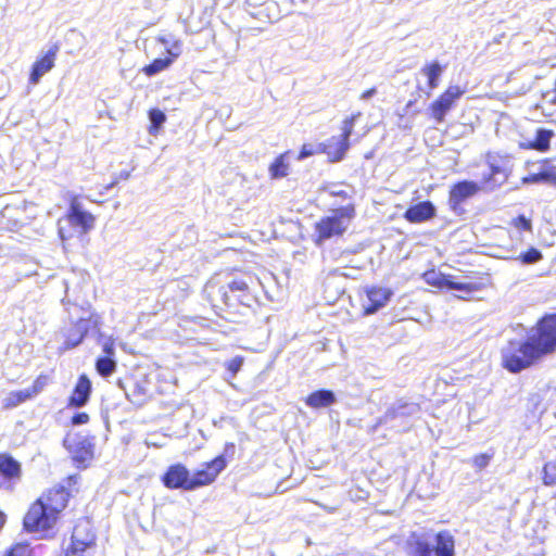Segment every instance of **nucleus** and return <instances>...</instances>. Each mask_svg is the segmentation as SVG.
I'll return each mask as SVG.
<instances>
[{"label":"nucleus","instance_id":"f257e3e1","mask_svg":"<svg viewBox=\"0 0 556 556\" xmlns=\"http://www.w3.org/2000/svg\"><path fill=\"white\" fill-rule=\"evenodd\" d=\"M556 353V312L543 314L521 341H510L502 355V366L518 374Z\"/></svg>","mask_w":556,"mask_h":556},{"label":"nucleus","instance_id":"f03ea898","mask_svg":"<svg viewBox=\"0 0 556 556\" xmlns=\"http://www.w3.org/2000/svg\"><path fill=\"white\" fill-rule=\"evenodd\" d=\"M63 517L58 515L38 500H34L27 507L23 519V530L30 534H36L42 540H52L59 532V527Z\"/></svg>","mask_w":556,"mask_h":556},{"label":"nucleus","instance_id":"7ed1b4c3","mask_svg":"<svg viewBox=\"0 0 556 556\" xmlns=\"http://www.w3.org/2000/svg\"><path fill=\"white\" fill-rule=\"evenodd\" d=\"M356 215L354 203L330 211L329 215L323 216L314 226L315 241L321 243L332 237L342 236Z\"/></svg>","mask_w":556,"mask_h":556},{"label":"nucleus","instance_id":"20e7f679","mask_svg":"<svg viewBox=\"0 0 556 556\" xmlns=\"http://www.w3.org/2000/svg\"><path fill=\"white\" fill-rule=\"evenodd\" d=\"M230 279L226 286L218 288L220 301L210 298V301L215 308H223V306L230 307L235 304V298L241 300L250 294V286L253 283L255 276L248 270L230 269L227 271Z\"/></svg>","mask_w":556,"mask_h":556},{"label":"nucleus","instance_id":"39448f33","mask_svg":"<svg viewBox=\"0 0 556 556\" xmlns=\"http://www.w3.org/2000/svg\"><path fill=\"white\" fill-rule=\"evenodd\" d=\"M97 533L88 518H79L71 532L70 542L63 549V556H94L97 551Z\"/></svg>","mask_w":556,"mask_h":556},{"label":"nucleus","instance_id":"423d86ee","mask_svg":"<svg viewBox=\"0 0 556 556\" xmlns=\"http://www.w3.org/2000/svg\"><path fill=\"white\" fill-rule=\"evenodd\" d=\"M235 453L236 444L233 442H226L222 454L203 463L202 467L191 475V490L193 491L214 483L220 472L227 467L228 462L233 458Z\"/></svg>","mask_w":556,"mask_h":556},{"label":"nucleus","instance_id":"0eeeda50","mask_svg":"<svg viewBox=\"0 0 556 556\" xmlns=\"http://www.w3.org/2000/svg\"><path fill=\"white\" fill-rule=\"evenodd\" d=\"M79 476L68 475L62 483H55L46 488L37 497L40 503L53 509L58 515L64 517L73 497L72 488L77 484Z\"/></svg>","mask_w":556,"mask_h":556},{"label":"nucleus","instance_id":"6e6552de","mask_svg":"<svg viewBox=\"0 0 556 556\" xmlns=\"http://www.w3.org/2000/svg\"><path fill=\"white\" fill-rule=\"evenodd\" d=\"M63 446L70 453L77 469H86L90 466L94 457L93 437L67 432L63 439Z\"/></svg>","mask_w":556,"mask_h":556},{"label":"nucleus","instance_id":"1a4fd4ad","mask_svg":"<svg viewBox=\"0 0 556 556\" xmlns=\"http://www.w3.org/2000/svg\"><path fill=\"white\" fill-rule=\"evenodd\" d=\"M23 475L22 463L9 452H0V491L13 492Z\"/></svg>","mask_w":556,"mask_h":556},{"label":"nucleus","instance_id":"9d476101","mask_svg":"<svg viewBox=\"0 0 556 556\" xmlns=\"http://www.w3.org/2000/svg\"><path fill=\"white\" fill-rule=\"evenodd\" d=\"M465 91L466 90L458 85L448 86L430 103L428 108L430 117L438 124L443 123L446 114L455 106Z\"/></svg>","mask_w":556,"mask_h":556},{"label":"nucleus","instance_id":"9b49d317","mask_svg":"<svg viewBox=\"0 0 556 556\" xmlns=\"http://www.w3.org/2000/svg\"><path fill=\"white\" fill-rule=\"evenodd\" d=\"M162 484L169 490H191L190 470L181 463L169 465L161 476Z\"/></svg>","mask_w":556,"mask_h":556},{"label":"nucleus","instance_id":"f8f14e48","mask_svg":"<svg viewBox=\"0 0 556 556\" xmlns=\"http://www.w3.org/2000/svg\"><path fill=\"white\" fill-rule=\"evenodd\" d=\"M59 50L60 46L53 43L42 55L36 59L29 71V84H38L40 78L54 67Z\"/></svg>","mask_w":556,"mask_h":556},{"label":"nucleus","instance_id":"ddd939ff","mask_svg":"<svg viewBox=\"0 0 556 556\" xmlns=\"http://www.w3.org/2000/svg\"><path fill=\"white\" fill-rule=\"evenodd\" d=\"M65 217L72 226L79 227L85 233L94 226V216L83 208L77 195L71 198Z\"/></svg>","mask_w":556,"mask_h":556},{"label":"nucleus","instance_id":"4468645a","mask_svg":"<svg viewBox=\"0 0 556 556\" xmlns=\"http://www.w3.org/2000/svg\"><path fill=\"white\" fill-rule=\"evenodd\" d=\"M367 302L363 304V314L371 315L386 306L393 295L390 288L370 286L365 289Z\"/></svg>","mask_w":556,"mask_h":556},{"label":"nucleus","instance_id":"2eb2a0df","mask_svg":"<svg viewBox=\"0 0 556 556\" xmlns=\"http://www.w3.org/2000/svg\"><path fill=\"white\" fill-rule=\"evenodd\" d=\"M480 191V186L476 181L460 180L451 186L448 191V203L451 208L456 210L467 199L476 195Z\"/></svg>","mask_w":556,"mask_h":556},{"label":"nucleus","instance_id":"dca6fc26","mask_svg":"<svg viewBox=\"0 0 556 556\" xmlns=\"http://www.w3.org/2000/svg\"><path fill=\"white\" fill-rule=\"evenodd\" d=\"M92 384L89 377L86 374H81L67 397L66 407L80 408L85 406L90 400Z\"/></svg>","mask_w":556,"mask_h":556},{"label":"nucleus","instance_id":"f3484780","mask_svg":"<svg viewBox=\"0 0 556 556\" xmlns=\"http://www.w3.org/2000/svg\"><path fill=\"white\" fill-rule=\"evenodd\" d=\"M350 149V142L341 140L339 137H331L318 146V152L326 154L330 163L342 161Z\"/></svg>","mask_w":556,"mask_h":556},{"label":"nucleus","instance_id":"a211bd4d","mask_svg":"<svg viewBox=\"0 0 556 556\" xmlns=\"http://www.w3.org/2000/svg\"><path fill=\"white\" fill-rule=\"evenodd\" d=\"M435 216V207L431 201H422L410 205L404 212L403 217L410 224H420Z\"/></svg>","mask_w":556,"mask_h":556},{"label":"nucleus","instance_id":"6ab92c4d","mask_svg":"<svg viewBox=\"0 0 556 556\" xmlns=\"http://www.w3.org/2000/svg\"><path fill=\"white\" fill-rule=\"evenodd\" d=\"M509 176V172L495 164H490V172L483 175L479 186L480 190L493 191L504 185Z\"/></svg>","mask_w":556,"mask_h":556},{"label":"nucleus","instance_id":"aec40b11","mask_svg":"<svg viewBox=\"0 0 556 556\" xmlns=\"http://www.w3.org/2000/svg\"><path fill=\"white\" fill-rule=\"evenodd\" d=\"M434 546L432 553L434 556H455V538L448 530H441L434 535Z\"/></svg>","mask_w":556,"mask_h":556},{"label":"nucleus","instance_id":"412c9836","mask_svg":"<svg viewBox=\"0 0 556 556\" xmlns=\"http://www.w3.org/2000/svg\"><path fill=\"white\" fill-rule=\"evenodd\" d=\"M304 402L308 407L318 409L332 405L336 402V395L331 390L320 389L309 393Z\"/></svg>","mask_w":556,"mask_h":556},{"label":"nucleus","instance_id":"4be33fe9","mask_svg":"<svg viewBox=\"0 0 556 556\" xmlns=\"http://www.w3.org/2000/svg\"><path fill=\"white\" fill-rule=\"evenodd\" d=\"M553 136L554 131L552 129L539 128L535 132L534 139L525 143L522 147L529 150L546 152L551 148V139Z\"/></svg>","mask_w":556,"mask_h":556},{"label":"nucleus","instance_id":"5701e85b","mask_svg":"<svg viewBox=\"0 0 556 556\" xmlns=\"http://www.w3.org/2000/svg\"><path fill=\"white\" fill-rule=\"evenodd\" d=\"M443 71H444V66L439 64V62H437V61L427 63L422 66L421 73L427 78V86L429 89L433 90L439 87L440 77H441Z\"/></svg>","mask_w":556,"mask_h":556},{"label":"nucleus","instance_id":"b1692460","mask_svg":"<svg viewBox=\"0 0 556 556\" xmlns=\"http://www.w3.org/2000/svg\"><path fill=\"white\" fill-rule=\"evenodd\" d=\"M290 151H285L274 159L268 167L269 176L271 179H280L289 174V163L287 156Z\"/></svg>","mask_w":556,"mask_h":556},{"label":"nucleus","instance_id":"393cba45","mask_svg":"<svg viewBox=\"0 0 556 556\" xmlns=\"http://www.w3.org/2000/svg\"><path fill=\"white\" fill-rule=\"evenodd\" d=\"M168 56L166 58H157V59H154L151 63L144 65L142 67V72L147 75V76H154L156 75L157 73L160 72H163L164 70H166L173 62L174 60L178 56V53L176 54H173L170 53V51H168Z\"/></svg>","mask_w":556,"mask_h":556},{"label":"nucleus","instance_id":"a878e982","mask_svg":"<svg viewBox=\"0 0 556 556\" xmlns=\"http://www.w3.org/2000/svg\"><path fill=\"white\" fill-rule=\"evenodd\" d=\"M30 393L25 390L12 391L8 394V396L3 401L4 409H12L22 403H25L28 400H31Z\"/></svg>","mask_w":556,"mask_h":556},{"label":"nucleus","instance_id":"bb28decb","mask_svg":"<svg viewBox=\"0 0 556 556\" xmlns=\"http://www.w3.org/2000/svg\"><path fill=\"white\" fill-rule=\"evenodd\" d=\"M443 288L451 290H459L466 292H473L481 289L479 283L475 282H457L450 275H443Z\"/></svg>","mask_w":556,"mask_h":556},{"label":"nucleus","instance_id":"cd10ccee","mask_svg":"<svg viewBox=\"0 0 556 556\" xmlns=\"http://www.w3.org/2000/svg\"><path fill=\"white\" fill-rule=\"evenodd\" d=\"M97 372L103 377H110L116 370V362L110 356H100L94 364Z\"/></svg>","mask_w":556,"mask_h":556},{"label":"nucleus","instance_id":"c85d7f7f","mask_svg":"<svg viewBox=\"0 0 556 556\" xmlns=\"http://www.w3.org/2000/svg\"><path fill=\"white\" fill-rule=\"evenodd\" d=\"M0 556H34V549L28 542H16L5 548Z\"/></svg>","mask_w":556,"mask_h":556},{"label":"nucleus","instance_id":"c756f323","mask_svg":"<svg viewBox=\"0 0 556 556\" xmlns=\"http://www.w3.org/2000/svg\"><path fill=\"white\" fill-rule=\"evenodd\" d=\"M149 119H150V125L148 127V131L150 135H156L161 128V126L165 123L166 121V115L163 111H161L160 109H150L149 112Z\"/></svg>","mask_w":556,"mask_h":556},{"label":"nucleus","instance_id":"7c9ffc66","mask_svg":"<svg viewBox=\"0 0 556 556\" xmlns=\"http://www.w3.org/2000/svg\"><path fill=\"white\" fill-rule=\"evenodd\" d=\"M516 260L522 265H532L543 260V253L539 249L530 247L526 251L519 253Z\"/></svg>","mask_w":556,"mask_h":556},{"label":"nucleus","instance_id":"2f4dec72","mask_svg":"<svg viewBox=\"0 0 556 556\" xmlns=\"http://www.w3.org/2000/svg\"><path fill=\"white\" fill-rule=\"evenodd\" d=\"M509 225L516 229L519 233L528 232L531 233L533 231L532 219L527 217L523 214H520L510 219Z\"/></svg>","mask_w":556,"mask_h":556},{"label":"nucleus","instance_id":"473e14b6","mask_svg":"<svg viewBox=\"0 0 556 556\" xmlns=\"http://www.w3.org/2000/svg\"><path fill=\"white\" fill-rule=\"evenodd\" d=\"M542 482L546 486L556 484V458L544 464L542 469Z\"/></svg>","mask_w":556,"mask_h":556},{"label":"nucleus","instance_id":"72a5a7b5","mask_svg":"<svg viewBox=\"0 0 556 556\" xmlns=\"http://www.w3.org/2000/svg\"><path fill=\"white\" fill-rule=\"evenodd\" d=\"M361 116H362V113L356 112V113H353L352 115L345 117L342 121V126H341L342 132L339 137L341 140L350 142V137L353 132L354 124H355L356 119L359 118Z\"/></svg>","mask_w":556,"mask_h":556},{"label":"nucleus","instance_id":"f704fd0d","mask_svg":"<svg viewBox=\"0 0 556 556\" xmlns=\"http://www.w3.org/2000/svg\"><path fill=\"white\" fill-rule=\"evenodd\" d=\"M413 536L415 538L413 542L415 556H432L433 553L430 544L421 536Z\"/></svg>","mask_w":556,"mask_h":556},{"label":"nucleus","instance_id":"c9c22d12","mask_svg":"<svg viewBox=\"0 0 556 556\" xmlns=\"http://www.w3.org/2000/svg\"><path fill=\"white\" fill-rule=\"evenodd\" d=\"M50 377L47 374H40L38 375L35 380L33 381V384L30 388L27 389V391L30 393L31 397H35L38 395L49 383Z\"/></svg>","mask_w":556,"mask_h":556},{"label":"nucleus","instance_id":"e433bc0d","mask_svg":"<svg viewBox=\"0 0 556 556\" xmlns=\"http://www.w3.org/2000/svg\"><path fill=\"white\" fill-rule=\"evenodd\" d=\"M494 453H480L471 458V464L476 470L484 469L493 458Z\"/></svg>","mask_w":556,"mask_h":556},{"label":"nucleus","instance_id":"4c0bfd02","mask_svg":"<svg viewBox=\"0 0 556 556\" xmlns=\"http://www.w3.org/2000/svg\"><path fill=\"white\" fill-rule=\"evenodd\" d=\"M543 164H548L549 160L545 159L542 161ZM544 175V182H549L556 185V166L547 165L544 169H542Z\"/></svg>","mask_w":556,"mask_h":556},{"label":"nucleus","instance_id":"58836bf2","mask_svg":"<svg viewBox=\"0 0 556 556\" xmlns=\"http://www.w3.org/2000/svg\"><path fill=\"white\" fill-rule=\"evenodd\" d=\"M243 357L242 356H236L231 359H229L226 364H225V367L226 369L231 374V376H236L239 370L241 369V366L243 364Z\"/></svg>","mask_w":556,"mask_h":556},{"label":"nucleus","instance_id":"ea45409f","mask_svg":"<svg viewBox=\"0 0 556 556\" xmlns=\"http://www.w3.org/2000/svg\"><path fill=\"white\" fill-rule=\"evenodd\" d=\"M90 421V416L86 412H78L71 417V425H86Z\"/></svg>","mask_w":556,"mask_h":556},{"label":"nucleus","instance_id":"a19ab883","mask_svg":"<svg viewBox=\"0 0 556 556\" xmlns=\"http://www.w3.org/2000/svg\"><path fill=\"white\" fill-rule=\"evenodd\" d=\"M315 153H319L318 149L315 150L312 144L304 143L299 151L298 160H304Z\"/></svg>","mask_w":556,"mask_h":556},{"label":"nucleus","instance_id":"79ce46f5","mask_svg":"<svg viewBox=\"0 0 556 556\" xmlns=\"http://www.w3.org/2000/svg\"><path fill=\"white\" fill-rule=\"evenodd\" d=\"M521 181L523 184L544 182V175H543L542 170L539 173H532V174H529L528 176L522 177Z\"/></svg>","mask_w":556,"mask_h":556},{"label":"nucleus","instance_id":"37998d69","mask_svg":"<svg viewBox=\"0 0 556 556\" xmlns=\"http://www.w3.org/2000/svg\"><path fill=\"white\" fill-rule=\"evenodd\" d=\"M84 337H85V331H79V333L75 338L68 337L65 340V348L73 349V348L77 346L84 340Z\"/></svg>","mask_w":556,"mask_h":556},{"label":"nucleus","instance_id":"c03bdc74","mask_svg":"<svg viewBox=\"0 0 556 556\" xmlns=\"http://www.w3.org/2000/svg\"><path fill=\"white\" fill-rule=\"evenodd\" d=\"M117 184V179H114L112 180L111 182L109 184H105V185H100V184H96L94 185V189H97L99 192L100 195H102L105 191H108L109 189H111L113 186H115Z\"/></svg>","mask_w":556,"mask_h":556},{"label":"nucleus","instance_id":"a18cd8bd","mask_svg":"<svg viewBox=\"0 0 556 556\" xmlns=\"http://www.w3.org/2000/svg\"><path fill=\"white\" fill-rule=\"evenodd\" d=\"M427 282L431 286L443 288V274L435 275L433 278H427Z\"/></svg>","mask_w":556,"mask_h":556},{"label":"nucleus","instance_id":"49530a36","mask_svg":"<svg viewBox=\"0 0 556 556\" xmlns=\"http://www.w3.org/2000/svg\"><path fill=\"white\" fill-rule=\"evenodd\" d=\"M103 352L105 353V356H110L113 358V355H114V343L113 341L109 340V341H105L103 346Z\"/></svg>","mask_w":556,"mask_h":556},{"label":"nucleus","instance_id":"de8ad7c7","mask_svg":"<svg viewBox=\"0 0 556 556\" xmlns=\"http://www.w3.org/2000/svg\"><path fill=\"white\" fill-rule=\"evenodd\" d=\"M376 93H377V89H376V87H371V88H369V89L364 90V91L361 93L359 98H361L362 100H367V99H369L370 97L375 96Z\"/></svg>","mask_w":556,"mask_h":556},{"label":"nucleus","instance_id":"09e8293b","mask_svg":"<svg viewBox=\"0 0 556 556\" xmlns=\"http://www.w3.org/2000/svg\"><path fill=\"white\" fill-rule=\"evenodd\" d=\"M7 521V516L3 511L0 510V530L3 528Z\"/></svg>","mask_w":556,"mask_h":556},{"label":"nucleus","instance_id":"8fccbe9b","mask_svg":"<svg viewBox=\"0 0 556 556\" xmlns=\"http://www.w3.org/2000/svg\"><path fill=\"white\" fill-rule=\"evenodd\" d=\"M332 194H333V195H337V197H341V198H343V199L349 198V194H348L345 191H343V190H341V191H334V192H332Z\"/></svg>","mask_w":556,"mask_h":556},{"label":"nucleus","instance_id":"3c124183","mask_svg":"<svg viewBox=\"0 0 556 556\" xmlns=\"http://www.w3.org/2000/svg\"><path fill=\"white\" fill-rule=\"evenodd\" d=\"M553 92H554V98L552 100V103L556 104V78H555V81H554Z\"/></svg>","mask_w":556,"mask_h":556},{"label":"nucleus","instance_id":"603ef678","mask_svg":"<svg viewBox=\"0 0 556 556\" xmlns=\"http://www.w3.org/2000/svg\"><path fill=\"white\" fill-rule=\"evenodd\" d=\"M89 199H90V201H92L94 203H101L102 202V200L97 199V198H89Z\"/></svg>","mask_w":556,"mask_h":556},{"label":"nucleus","instance_id":"864d4df0","mask_svg":"<svg viewBox=\"0 0 556 556\" xmlns=\"http://www.w3.org/2000/svg\"><path fill=\"white\" fill-rule=\"evenodd\" d=\"M123 178H124V179H127V178H128V174H124V175H123Z\"/></svg>","mask_w":556,"mask_h":556}]
</instances>
